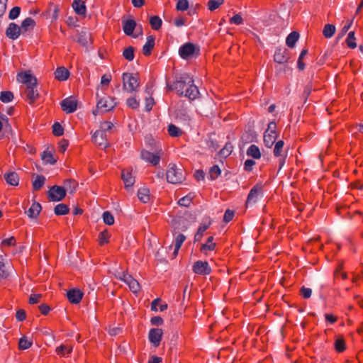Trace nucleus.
Masks as SVG:
<instances>
[{"label": "nucleus", "instance_id": "57", "mask_svg": "<svg viewBox=\"0 0 363 363\" xmlns=\"http://www.w3.org/2000/svg\"><path fill=\"white\" fill-rule=\"evenodd\" d=\"M191 202V198L189 196H184L178 201V204L182 206H189Z\"/></svg>", "mask_w": 363, "mask_h": 363}, {"label": "nucleus", "instance_id": "47", "mask_svg": "<svg viewBox=\"0 0 363 363\" xmlns=\"http://www.w3.org/2000/svg\"><path fill=\"white\" fill-rule=\"evenodd\" d=\"M13 99V94L11 91H2L0 95V99L3 103L11 102Z\"/></svg>", "mask_w": 363, "mask_h": 363}, {"label": "nucleus", "instance_id": "44", "mask_svg": "<svg viewBox=\"0 0 363 363\" xmlns=\"http://www.w3.org/2000/svg\"><path fill=\"white\" fill-rule=\"evenodd\" d=\"M221 173V170L218 165H213L209 170V177L211 179L214 180L217 179Z\"/></svg>", "mask_w": 363, "mask_h": 363}, {"label": "nucleus", "instance_id": "28", "mask_svg": "<svg viewBox=\"0 0 363 363\" xmlns=\"http://www.w3.org/2000/svg\"><path fill=\"white\" fill-rule=\"evenodd\" d=\"M25 94L26 98L30 101V103H33L39 96L37 86L25 89Z\"/></svg>", "mask_w": 363, "mask_h": 363}, {"label": "nucleus", "instance_id": "34", "mask_svg": "<svg viewBox=\"0 0 363 363\" xmlns=\"http://www.w3.org/2000/svg\"><path fill=\"white\" fill-rule=\"evenodd\" d=\"M45 182V178L43 175H38L33 182V188L35 191L40 189Z\"/></svg>", "mask_w": 363, "mask_h": 363}, {"label": "nucleus", "instance_id": "8", "mask_svg": "<svg viewBox=\"0 0 363 363\" xmlns=\"http://www.w3.org/2000/svg\"><path fill=\"white\" fill-rule=\"evenodd\" d=\"M162 150H158L157 152L153 153L147 150H143L141 152V158L147 162L150 163L153 166H156L160 161Z\"/></svg>", "mask_w": 363, "mask_h": 363}, {"label": "nucleus", "instance_id": "36", "mask_svg": "<svg viewBox=\"0 0 363 363\" xmlns=\"http://www.w3.org/2000/svg\"><path fill=\"white\" fill-rule=\"evenodd\" d=\"M65 189L66 191L73 193L77 186V182L74 179H67L64 182Z\"/></svg>", "mask_w": 363, "mask_h": 363}, {"label": "nucleus", "instance_id": "53", "mask_svg": "<svg viewBox=\"0 0 363 363\" xmlns=\"http://www.w3.org/2000/svg\"><path fill=\"white\" fill-rule=\"evenodd\" d=\"M90 38V35L89 33H81L78 38V42L83 45H87Z\"/></svg>", "mask_w": 363, "mask_h": 363}, {"label": "nucleus", "instance_id": "20", "mask_svg": "<svg viewBox=\"0 0 363 363\" xmlns=\"http://www.w3.org/2000/svg\"><path fill=\"white\" fill-rule=\"evenodd\" d=\"M135 27L136 23L133 19L123 21V30L127 35H132Z\"/></svg>", "mask_w": 363, "mask_h": 363}, {"label": "nucleus", "instance_id": "1", "mask_svg": "<svg viewBox=\"0 0 363 363\" xmlns=\"http://www.w3.org/2000/svg\"><path fill=\"white\" fill-rule=\"evenodd\" d=\"M194 80L186 73L182 74L172 84H167L169 90H174L180 96H185L190 100L195 99L199 94L198 87L194 84Z\"/></svg>", "mask_w": 363, "mask_h": 363}, {"label": "nucleus", "instance_id": "32", "mask_svg": "<svg viewBox=\"0 0 363 363\" xmlns=\"http://www.w3.org/2000/svg\"><path fill=\"white\" fill-rule=\"evenodd\" d=\"M247 155L254 159H259L261 152L259 147L255 145H251L247 151Z\"/></svg>", "mask_w": 363, "mask_h": 363}, {"label": "nucleus", "instance_id": "26", "mask_svg": "<svg viewBox=\"0 0 363 363\" xmlns=\"http://www.w3.org/2000/svg\"><path fill=\"white\" fill-rule=\"evenodd\" d=\"M277 138V133H270L264 132V143L266 147L270 148L274 144Z\"/></svg>", "mask_w": 363, "mask_h": 363}, {"label": "nucleus", "instance_id": "37", "mask_svg": "<svg viewBox=\"0 0 363 363\" xmlns=\"http://www.w3.org/2000/svg\"><path fill=\"white\" fill-rule=\"evenodd\" d=\"M162 23V19L157 16H152L150 19V24L153 30H158L161 28Z\"/></svg>", "mask_w": 363, "mask_h": 363}, {"label": "nucleus", "instance_id": "24", "mask_svg": "<svg viewBox=\"0 0 363 363\" xmlns=\"http://www.w3.org/2000/svg\"><path fill=\"white\" fill-rule=\"evenodd\" d=\"M4 179L6 182L12 186H18L19 183V177L17 173L11 172L4 174Z\"/></svg>", "mask_w": 363, "mask_h": 363}, {"label": "nucleus", "instance_id": "60", "mask_svg": "<svg viewBox=\"0 0 363 363\" xmlns=\"http://www.w3.org/2000/svg\"><path fill=\"white\" fill-rule=\"evenodd\" d=\"M155 101L152 97H147L145 99V110L150 111L154 106Z\"/></svg>", "mask_w": 363, "mask_h": 363}, {"label": "nucleus", "instance_id": "39", "mask_svg": "<svg viewBox=\"0 0 363 363\" xmlns=\"http://www.w3.org/2000/svg\"><path fill=\"white\" fill-rule=\"evenodd\" d=\"M54 211L57 216L66 215L69 213V208L64 203H60L55 207Z\"/></svg>", "mask_w": 363, "mask_h": 363}, {"label": "nucleus", "instance_id": "62", "mask_svg": "<svg viewBox=\"0 0 363 363\" xmlns=\"http://www.w3.org/2000/svg\"><path fill=\"white\" fill-rule=\"evenodd\" d=\"M301 294L304 298H308L312 294V290L310 288L303 286L301 289Z\"/></svg>", "mask_w": 363, "mask_h": 363}, {"label": "nucleus", "instance_id": "42", "mask_svg": "<svg viewBox=\"0 0 363 363\" xmlns=\"http://www.w3.org/2000/svg\"><path fill=\"white\" fill-rule=\"evenodd\" d=\"M284 143L283 140H279L275 143L274 148V155L275 157H282V152L284 147Z\"/></svg>", "mask_w": 363, "mask_h": 363}, {"label": "nucleus", "instance_id": "9", "mask_svg": "<svg viewBox=\"0 0 363 363\" xmlns=\"http://www.w3.org/2000/svg\"><path fill=\"white\" fill-rule=\"evenodd\" d=\"M65 195L66 190L60 186H53L48 191L49 199L52 201H60L65 198Z\"/></svg>", "mask_w": 363, "mask_h": 363}, {"label": "nucleus", "instance_id": "19", "mask_svg": "<svg viewBox=\"0 0 363 363\" xmlns=\"http://www.w3.org/2000/svg\"><path fill=\"white\" fill-rule=\"evenodd\" d=\"M155 46V37L149 35L147 37V41L143 47V53L145 56H149L151 54L152 50Z\"/></svg>", "mask_w": 363, "mask_h": 363}, {"label": "nucleus", "instance_id": "4", "mask_svg": "<svg viewBox=\"0 0 363 363\" xmlns=\"http://www.w3.org/2000/svg\"><path fill=\"white\" fill-rule=\"evenodd\" d=\"M122 79L123 89L128 92L136 91L139 86L138 78L133 74L123 73Z\"/></svg>", "mask_w": 363, "mask_h": 363}, {"label": "nucleus", "instance_id": "14", "mask_svg": "<svg viewBox=\"0 0 363 363\" xmlns=\"http://www.w3.org/2000/svg\"><path fill=\"white\" fill-rule=\"evenodd\" d=\"M195 50V45L193 43H187L180 47L179 53L182 58L188 59L194 55Z\"/></svg>", "mask_w": 363, "mask_h": 363}, {"label": "nucleus", "instance_id": "49", "mask_svg": "<svg viewBox=\"0 0 363 363\" xmlns=\"http://www.w3.org/2000/svg\"><path fill=\"white\" fill-rule=\"evenodd\" d=\"M216 248V243H209L208 242H206L204 244H202L201 247V252L207 254L208 251H213Z\"/></svg>", "mask_w": 363, "mask_h": 363}, {"label": "nucleus", "instance_id": "31", "mask_svg": "<svg viewBox=\"0 0 363 363\" xmlns=\"http://www.w3.org/2000/svg\"><path fill=\"white\" fill-rule=\"evenodd\" d=\"M167 132L171 137H179L183 133L181 128L172 123L167 126Z\"/></svg>", "mask_w": 363, "mask_h": 363}, {"label": "nucleus", "instance_id": "52", "mask_svg": "<svg viewBox=\"0 0 363 363\" xmlns=\"http://www.w3.org/2000/svg\"><path fill=\"white\" fill-rule=\"evenodd\" d=\"M188 0H178L176 9L178 11H184L189 8Z\"/></svg>", "mask_w": 363, "mask_h": 363}, {"label": "nucleus", "instance_id": "5", "mask_svg": "<svg viewBox=\"0 0 363 363\" xmlns=\"http://www.w3.org/2000/svg\"><path fill=\"white\" fill-rule=\"evenodd\" d=\"M116 277L124 281L133 294H137L140 291V286L138 281L133 279L130 275L125 272H118Z\"/></svg>", "mask_w": 363, "mask_h": 363}, {"label": "nucleus", "instance_id": "35", "mask_svg": "<svg viewBox=\"0 0 363 363\" xmlns=\"http://www.w3.org/2000/svg\"><path fill=\"white\" fill-rule=\"evenodd\" d=\"M41 158L46 164H54L57 162V160L54 158L53 154L49 151H44Z\"/></svg>", "mask_w": 363, "mask_h": 363}, {"label": "nucleus", "instance_id": "7", "mask_svg": "<svg viewBox=\"0 0 363 363\" xmlns=\"http://www.w3.org/2000/svg\"><path fill=\"white\" fill-rule=\"evenodd\" d=\"M263 196L262 185L256 184L250 191L247 199V205L255 203Z\"/></svg>", "mask_w": 363, "mask_h": 363}, {"label": "nucleus", "instance_id": "50", "mask_svg": "<svg viewBox=\"0 0 363 363\" xmlns=\"http://www.w3.org/2000/svg\"><path fill=\"white\" fill-rule=\"evenodd\" d=\"M224 0H210L208 2V7L210 11H214L217 9L221 4H223Z\"/></svg>", "mask_w": 363, "mask_h": 363}, {"label": "nucleus", "instance_id": "59", "mask_svg": "<svg viewBox=\"0 0 363 363\" xmlns=\"http://www.w3.org/2000/svg\"><path fill=\"white\" fill-rule=\"evenodd\" d=\"M243 22V19L240 14H235L230 19V23L235 25H240Z\"/></svg>", "mask_w": 363, "mask_h": 363}, {"label": "nucleus", "instance_id": "56", "mask_svg": "<svg viewBox=\"0 0 363 363\" xmlns=\"http://www.w3.org/2000/svg\"><path fill=\"white\" fill-rule=\"evenodd\" d=\"M21 12V9L18 6L13 7L9 12V17L10 19L16 18Z\"/></svg>", "mask_w": 363, "mask_h": 363}, {"label": "nucleus", "instance_id": "63", "mask_svg": "<svg viewBox=\"0 0 363 363\" xmlns=\"http://www.w3.org/2000/svg\"><path fill=\"white\" fill-rule=\"evenodd\" d=\"M234 217V212L231 210L228 209L223 216V220L225 223H228L233 220Z\"/></svg>", "mask_w": 363, "mask_h": 363}, {"label": "nucleus", "instance_id": "18", "mask_svg": "<svg viewBox=\"0 0 363 363\" xmlns=\"http://www.w3.org/2000/svg\"><path fill=\"white\" fill-rule=\"evenodd\" d=\"M286 51L285 49H277L274 55V60L279 64L286 63L289 60V57L286 55Z\"/></svg>", "mask_w": 363, "mask_h": 363}, {"label": "nucleus", "instance_id": "30", "mask_svg": "<svg viewBox=\"0 0 363 363\" xmlns=\"http://www.w3.org/2000/svg\"><path fill=\"white\" fill-rule=\"evenodd\" d=\"M72 351V346L70 345H61L56 348V352L60 356H65Z\"/></svg>", "mask_w": 363, "mask_h": 363}, {"label": "nucleus", "instance_id": "15", "mask_svg": "<svg viewBox=\"0 0 363 363\" xmlns=\"http://www.w3.org/2000/svg\"><path fill=\"white\" fill-rule=\"evenodd\" d=\"M106 133H104L103 130H96L93 135V140L95 144L101 148H106L108 147V143L106 139Z\"/></svg>", "mask_w": 363, "mask_h": 363}, {"label": "nucleus", "instance_id": "17", "mask_svg": "<svg viewBox=\"0 0 363 363\" xmlns=\"http://www.w3.org/2000/svg\"><path fill=\"white\" fill-rule=\"evenodd\" d=\"M83 297V293L79 289H71L67 292L69 301L74 304L79 303Z\"/></svg>", "mask_w": 363, "mask_h": 363}, {"label": "nucleus", "instance_id": "25", "mask_svg": "<svg viewBox=\"0 0 363 363\" xmlns=\"http://www.w3.org/2000/svg\"><path fill=\"white\" fill-rule=\"evenodd\" d=\"M138 199L145 203L150 201V190L145 186L140 188L138 191Z\"/></svg>", "mask_w": 363, "mask_h": 363}, {"label": "nucleus", "instance_id": "41", "mask_svg": "<svg viewBox=\"0 0 363 363\" xmlns=\"http://www.w3.org/2000/svg\"><path fill=\"white\" fill-rule=\"evenodd\" d=\"M32 344V341L24 336L19 340L18 347L22 350H27L31 347Z\"/></svg>", "mask_w": 363, "mask_h": 363}, {"label": "nucleus", "instance_id": "33", "mask_svg": "<svg viewBox=\"0 0 363 363\" xmlns=\"http://www.w3.org/2000/svg\"><path fill=\"white\" fill-rule=\"evenodd\" d=\"M186 237L183 234H179L177 235L174 240V255L176 256L182 247L183 242L185 241Z\"/></svg>", "mask_w": 363, "mask_h": 363}, {"label": "nucleus", "instance_id": "61", "mask_svg": "<svg viewBox=\"0 0 363 363\" xmlns=\"http://www.w3.org/2000/svg\"><path fill=\"white\" fill-rule=\"evenodd\" d=\"M176 116L180 119H183L184 121H186V120H189V115L187 114V112L186 110H182V111H180V110H177L176 111Z\"/></svg>", "mask_w": 363, "mask_h": 363}, {"label": "nucleus", "instance_id": "11", "mask_svg": "<svg viewBox=\"0 0 363 363\" xmlns=\"http://www.w3.org/2000/svg\"><path fill=\"white\" fill-rule=\"evenodd\" d=\"M193 271L197 274H209L211 269L207 262L197 261L193 265Z\"/></svg>", "mask_w": 363, "mask_h": 363}, {"label": "nucleus", "instance_id": "16", "mask_svg": "<svg viewBox=\"0 0 363 363\" xmlns=\"http://www.w3.org/2000/svg\"><path fill=\"white\" fill-rule=\"evenodd\" d=\"M21 28L14 23H11L6 30V36L12 40L17 39L21 34Z\"/></svg>", "mask_w": 363, "mask_h": 363}, {"label": "nucleus", "instance_id": "58", "mask_svg": "<svg viewBox=\"0 0 363 363\" xmlns=\"http://www.w3.org/2000/svg\"><path fill=\"white\" fill-rule=\"evenodd\" d=\"M113 125L111 122L104 121L101 124V129L99 130H103L104 133H106L108 130H111Z\"/></svg>", "mask_w": 363, "mask_h": 363}, {"label": "nucleus", "instance_id": "21", "mask_svg": "<svg viewBox=\"0 0 363 363\" xmlns=\"http://www.w3.org/2000/svg\"><path fill=\"white\" fill-rule=\"evenodd\" d=\"M41 208V206L39 203L34 202L26 211V213L30 218H36L39 215Z\"/></svg>", "mask_w": 363, "mask_h": 363}, {"label": "nucleus", "instance_id": "2", "mask_svg": "<svg viewBox=\"0 0 363 363\" xmlns=\"http://www.w3.org/2000/svg\"><path fill=\"white\" fill-rule=\"evenodd\" d=\"M166 177L169 183L178 184L185 180L186 173L182 167L171 163L167 167Z\"/></svg>", "mask_w": 363, "mask_h": 363}, {"label": "nucleus", "instance_id": "64", "mask_svg": "<svg viewBox=\"0 0 363 363\" xmlns=\"http://www.w3.org/2000/svg\"><path fill=\"white\" fill-rule=\"evenodd\" d=\"M41 298H42L41 294H31L30 296V298H29V303L30 304L37 303L40 301Z\"/></svg>", "mask_w": 363, "mask_h": 363}, {"label": "nucleus", "instance_id": "12", "mask_svg": "<svg viewBox=\"0 0 363 363\" xmlns=\"http://www.w3.org/2000/svg\"><path fill=\"white\" fill-rule=\"evenodd\" d=\"M162 330L161 328H152L149 331L148 338L150 342L155 346L158 347L160 344L162 337Z\"/></svg>", "mask_w": 363, "mask_h": 363}, {"label": "nucleus", "instance_id": "51", "mask_svg": "<svg viewBox=\"0 0 363 363\" xmlns=\"http://www.w3.org/2000/svg\"><path fill=\"white\" fill-rule=\"evenodd\" d=\"M109 234L107 230L101 232L99 235V242L101 245H103L108 242Z\"/></svg>", "mask_w": 363, "mask_h": 363}, {"label": "nucleus", "instance_id": "55", "mask_svg": "<svg viewBox=\"0 0 363 363\" xmlns=\"http://www.w3.org/2000/svg\"><path fill=\"white\" fill-rule=\"evenodd\" d=\"M127 105L128 107L136 109L139 107V101L134 97H131L127 99Z\"/></svg>", "mask_w": 363, "mask_h": 363}, {"label": "nucleus", "instance_id": "43", "mask_svg": "<svg viewBox=\"0 0 363 363\" xmlns=\"http://www.w3.org/2000/svg\"><path fill=\"white\" fill-rule=\"evenodd\" d=\"M35 26V21L31 18H26L21 23V30L23 29L24 31H27L29 28H33Z\"/></svg>", "mask_w": 363, "mask_h": 363}, {"label": "nucleus", "instance_id": "29", "mask_svg": "<svg viewBox=\"0 0 363 363\" xmlns=\"http://www.w3.org/2000/svg\"><path fill=\"white\" fill-rule=\"evenodd\" d=\"M210 225H211V222L202 223L200 225V226L197 230V233H196L195 237H194L196 242H199L202 239L204 233L209 228Z\"/></svg>", "mask_w": 363, "mask_h": 363}, {"label": "nucleus", "instance_id": "22", "mask_svg": "<svg viewBox=\"0 0 363 363\" xmlns=\"http://www.w3.org/2000/svg\"><path fill=\"white\" fill-rule=\"evenodd\" d=\"M69 76V70L64 67H57L55 72V77L59 81H65Z\"/></svg>", "mask_w": 363, "mask_h": 363}, {"label": "nucleus", "instance_id": "13", "mask_svg": "<svg viewBox=\"0 0 363 363\" xmlns=\"http://www.w3.org/2000/svg\"><path fill=\"white\" fill-rule=\"evenodd\" d=\"M121 178L124 182L125 189L129 191L135 184V177L129 169H123L121 174Z\"/></svg>", "mask_w": 363, "mask_h": 363}, {"label": "nucleus", "instance_id": "10", "mask_svg": "<svg viewBox=\"0 0 363 363\" xmlns=\"http://www.w3.org/2000/svg\"><path fill=\"white\" fill-rule=\"evenodd\" d=\"M60 105L63 111L71 113L76 111L77 102L74 98L68 97L62 100Z\"/></svg>", "mask_w": 363, "mask_h": 363}, {"label": "nucleus", "instance_id": "23", "mask_svg": "<svg viewBox=\"0 0 363 363\" xmlns=\"http://www.w3.org/2000/svg\"><path fill=\"white\" fill-rule=\"evenodd\" d=\"M72 8L78 15H84L86 13V6L84 2L82 0H74L72 3Z\"/></svg>", "mask_w": 363, "mask_h": 363}, {"label": "nucleus", "instance_id": "38", "mask_svg": "<svg viewBox=\"0 0 363 363\" xmlns=\"http://www.w3.org/2000/svg\"><path fill=\"white\" fill-rule=\"evenodd\" d=\"M335 32V26L332 24H326L324 26L323 34L326 38H330Z\"/></svg>", "mask_w": 363, "mask_h": 363}, {"label": "nucleus", "instance_id": "27", "mask_svg": "<svg viewBox=\"0 0 363 363\" xmlns=\"http://www.w3.org/2000/svg\"><path fill=\"white\" fill-rule=\"evenodd\" d=\"M299 38V33L296 31L291 32L286 39V44L289 48H294Z\"/></svg>", "mask_w": 363, "mask_h": 363}, {"label": "nucleus", "instance_id": "3", "mask_svg": "<svg viewBox=\"0 0 363 363\" xmlns=\"http://www.w3.org/2000/svg\"><path fill=\"white\" fill-rule=\"evenodd\" d=\"M98 101L96 104V110L93 111L94 115L97 112L105 113L112 110L116 105L115 99L109 96L104 95L100 96L99 93L96 94Z\"/></svg>", "mask_w": 363, "mask_h": 363}, {"label": "nucleus", "instance_id": "54", "mask_svg": "<svg viewBox=\"0 0 363 363\" xmlns=\"http://www.w3.org/2000/svg\"><path fill=\"white\" fill-rule=\"evenodd\" d=\"M52 132L55 135L60 136L63 135L64 130L59 123H55L52 125Z\"/></svg>", "mask_w": 363, "mask_h": 363}, {"label": "nucleus", "instance_id": "40", "mask_svg": "<svg viewBox=\"0 0 363 363\" xmlns=\"http://www.w3.org/2000/svg\"><path fill=\"white\" fill-rule=\"evenodd\" d=\"M134 52V48L132 46H129L123 50V56L125 60L128 61H133L135 57Z\"/></svg>", "mask_w": 363, "mask_h": 363}, {"label": "nucleus", "instance_id": "46", "mask_svg": "<svg viewBox=\"0 0 363 363\" xmlns=\"http://www.w3.org/2000/svg\"><path fill=\"white\" fill-rule=\"evenodd\" d=\"M335 348L338 352H342L345 350V342L342 337H337L335 340Z\"/></svg>", "mask_w": 363, "mask_h": 363}, {"label": "nucleus", "instance_id": "6", "mask_svg": "<svg viewBox=\"0 0 363 363\" xmlns=\"http://www.w3.org/2000/svg\"><path fill=\"white\" fill-rule=\"evenodd\" d=\"M17 80L26 86L25 89L37 86V79L30 72H20L17 75Z\"/></svg>", "mask_w": 363, "mask_h": 363}, {"label": "nucleus", "instance_id": "48", "mask_svg": "<svg viewBox=\"0 0 363 363\" xmlns=\"http://www.w3.org/2000/svg\"><path fill=\"white\" fill-rule=\"evenodd\" d=\"M103 220L104 222L108 225H111L114 223V217L108 211H105L103 213Z\"/></svg>", "mask_w": 363, "mask_h": 363}, {"label": "nucleus", "instance_id": "45", "mask_svg": "<svg viewBox=\"0 0 363 363\" xmlns=\"http://www.w3.org/2000/svg\"><path fill=\"white\" fill-rule=\"evenodd\" d=\"M346 43L350 48L354 49L357 47L354 31H351L348 33L346 39Z\"/></svg>", "mask_w": 363, "mask_h": 363}]
</instances>
